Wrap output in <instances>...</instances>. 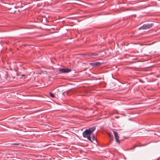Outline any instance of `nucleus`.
Returning <instances> with one entry per match:
<instances>
[{"instance_id": "nucleus-7", "label": "nucleus", "mask_w": 160, "mask_h": 160, "mask_svg": "<svg viewBox=\"0 0 160 160\" xmlns=\"http://www.w3.org/2000/svg\"><path fill=\"white\" fill-rule=\"evenodd\" d=\"M98 55V54L96 53H91L88 55V56L94 58Z\"/></svg>"}, {"instance_id": "nucleus-13", "label": "nucleus", "mask_w": 160, "mask_h": 160, "mask_svg": "<svg viewBox=\"0 0 160 160\" xmlns=\"http://www.w3.org/2000/svg\"><path fill=\"white\" fill-rule=\"evenodd\" d=\"M109 136L110 138H112V136L109 134Z\"/></svg>"}, {"instance_id": "nucleus-6", "label": "nucleus", "mask_w": 160, "mask_h": 160, "mask_svg": "<svg viewBox=\"0 0 160 160\" xmlns=\"http://www.w3.org/2000/svg\"><path fill=\"white\" fill-rule=\"evenodd\" d=\"M96 128V127L95 126H94L91 128L88 129H87L89 130V131H90V132L91 133L95 130Z\"/></svg>"}, {"instance_id": "nucleus-10", "label": "nucleus", "mask_w": 160, "mask_h": 160, "mask_svg": "<svg viewBox=\"0 0 160 160\" xmlns=\"http://www.w3.org/2000/svg\"><path fill=\"white\" fill-rule=\"evenodd\" d=\"M50 95L51 97L53 98L54 97V94L52 93H50Z\"/></svg>"}, {"instance_id": "nucleus-1", "label": "nucleus", "mask_w": 160, "mask_h": 160, "mask_svg": "<svg viewBox=\"0 0 160 160\" xmlns=\"http://www.w3.org/2000/svg\"><path fill=\"white\" fill-rule=\"evenodd\" d=\"M153 24L151 23V24H144L142 26L140 27L139 28V30L141 29H149L151 27H152L153 25Z\"/></svg>"}, {"instance_id": "nucleus-3", "label": "nucleus", "mask_w": 160, "mask_h": 160, "mask_svg": "<svg viewBox=\"0 0 160 160\" xmlns=\"http://www.w3.org/2000/svg\"><path fill=\"white\" fill-rule=\"evenodd\" d=\"M71 71V69L68 68H61L59 69V71L61 73H67Z\"/></svg>"}, {"instance_id": "nucleus-4", "label": "nucleus", "mask_w": 160, "mask_h": 160, "mask_svg": "<svg viewBox=\"0 0 160 160\" xmlns=\"http://www.w3.org/2000/svg\"><path fill=\"white\" fill-rule=\"evenodd\" d=\"M89 132L90 131H89V130H88L87 129H86L82 132L83 136L84 138H86L87 136L90 135L91 133Z\"/></svg>"}, {"instance_id": "nucleus-5", "label": "nucleus", "mask_w": 160, "mask_h": 160, "mask_svg": "<svg viewBox=\"0 0 160 160\" xmlns=\"http://www.w3.org/2000/svg\"><path fill=\"white\" fill-rule=\"evenodd\" d=\"M101 64V63L100 62H96L94 63H90V65L93 67L96 66H99Z\"/></svg>"}, {"instance_id": "nucleus-12", "label": "nucleus", "mask_w": 160, "mask_h": 160, "mask_svg": "<svg viewBox=\"0 0 160 160\" xmlns=\"http://www.w3.org/2000/svg\"><path fill=\"white\" fill-rule=\"evenodd\" d=\"M137 147V146L135 145V146L133 147V148H132V149L134 148L135 147Z\"/></svg>"}, {"instance_id": "nucleus-8", "label": "nucleus", "mask_w": 160, "mask_h": 160, "mask_svg": "<svg viewBox=\"0 0 160 160\" xmlns=\"http://www.w3.org/2000/svg\"><path fill=\"white\" fill-rule=\"evenodd\" d=\"M92 139L93 141L96 140V138L94 134H92Z\"/></svg>"}, {"instance_id": "nucleus-9", "label": "nucleus", "mask_w": 160, "mask_h": 160, "mask_svg": "<svg viewBox=\"0 0 160 160\" xmlns=\"http://www.w3.org/2000/svg\"><path fill=\"white\" fill-rule=\"evenodd\" d=\"M87 138V139L90 141L91 142H92V139H91V137H90V135H88V136H87V137H86Z\"/></svg>"}, {"instance_id": "nucleus-11", "label": "nucleus", "mask_w": 160, "mask_h": 160, "mask_svg": "<svg viewBox=\"0 0 160 160\" xmlns=\"http://www.w3.org/2000/svg\"><path fill=\"white\" fill-rule=\"evenodd\" d=\"M13 145H18L19 144V143H13L12 144Z\"/></svg>"}, {"instance_id": "nucleus-2", "label": "nucleus", "mask_w": 160, "mask_h": 160, "mask_svg": "<svg viewBox=\"0 0 160 160\" xmlns=\"http://www.w3.org/2000/svg\"><path fill=\"white\" fill-rule=\"evenodd\" d=\"M113 133L114 136V137L116 141V142L118 143H120V141L119 139V136L118 135L117 132L115 131H113Z\"/></svg>"}]
</instances>
